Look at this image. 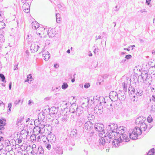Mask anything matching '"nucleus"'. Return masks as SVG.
Segmentation results:
<instances>
[{
	"label": "nucleus",
	"instance_id": "1",
	"mask_svg": "<svg viewBox=\"0 0 155 155\" xmlns=\"http://www.w3.org/2000/svg\"><path fill=\"white\" fill-rule=\"evenodd\" d=\"M147 128L148 127L146 124L143 122L140 124V127H136L132 130V132L129 134V138L132 140L138 139V136L141 134L142 131H145Z\"/></svg>",
	"mask_w": 155,
	"mask_h": 155
},
{
	"label": "nucleus",
	"instance_id": "2",
	"mask_svg": "<svg viewBox=\"0 0 155 155\" xmlns=\"http://www.w3.org/2000/svg\"><path fill=\"white\" fill-rule=\"evenodd\" d=\"M118 136L117 139L114 140L112 142L113 147H117L121 145L120 144L124 141L127 142L130 140L127 135L121 132H118Z\"/></svg>",
	"mask_w": 155,
	"mask_h": 155
},
{
	"label": "nucleus",
	"instance_id": "3",
	"mask_svg": "<svg viewBox=\"0 0 155 155\" xmlns=\"http://www.w3.org/2000/svg\"><path fill=\"white\" fill-rule=\"evenodd\" d=\"M94 128L96 131L99 132V136H102L105 133L103 124L101 123H97L94 125Z\"/></svg>",
	"mask_w": 155,
	"mask_h": 155
},
{
	"label": "nucleus",
	"instance_id": "4",
	"mask_svg": "<svg viewBox=\"0 0 155 155\" xmlns=\"http://www.w3.org/2000/svg\"><path fill=\"white\" fill-rule=\"evenodd\" d=\"M108 136V138L111 141V140H114L116 139H117L118 136V132H116L115 131H109L107 132L106 134L104 135V137H106Z\"/></svg>",
	"mask_w": 155,
	"mask_h": 155
},
{
	"label": "nucleus",
	"instance_id": "5",
	"mask_svg": "<svg viewBox=\"0 0 155 155\" xmlns=\"http://www.w3.org/2000/svg\"><path fill=\"white\" fill-rule=\"evenodd\" d=\"M99 99V97L97 96L94 97H91V99L88 97L87 98H85V100L87 101L85 106H87L88 104L90 105H92L93 104H95V103L98 101Z\"/></svg>",
	"mask_w": 155,
	"mask_h": 155
},
{
	"label": "nucleus",
	"instance_id": "6",
	"mask_svg": "<svg viewBox=\"0 0 155 155\" xmlns=\"http://www.w3.org/2000/svg\"><path fill=\"white\" fill-rule=\"evenodd\" d=\"M45 113L42 112L40 113L38 116V123L37 125L38 124H40L41 122L40 121H43L45 119ZM37 121L36 120H35L34 121L35 124L36 125H37V122L36 121Z\"/></svg>",
	"mask_w": 155,
	"mask_h": 155
},
{
	"label": "nucleus",
	"instance_id": "7",
	"mask_svg": "<svg viewBox=\"0 0 155 155\" xmlns=\"http://www.w3.org/2000/svg\"><path fill=\"white\" fill-rule=\"evenodd\" d=\"M118 94L116 91H111L110 93L109 97L112 101H116L118 98Z\"/></svg>",
	"mask_w": 155,
	"mask_h": 155
},
{
	"label": "nucleus",
	"instance_id": "8",
	"mask_svg": "<svg viewBox=\"0 0 155 155\" xmlns=\"http://www.w3.org/2000/svg\"><path fill=\"white\" fill-rule=\"evenodd\" d=\"M107 129L110 131H115L117 132V130L118 129L117 128V124H110L108 125L107 127Z\"/></svg>",
	"mask_w": 155,
	"mask_h": 155
},
{
	"label": "nucleus",
	"instance_id": "9",
	"mask_svg": "<svg viewBox=\"0 0 155 155\" xmlns=\"http://www.w3.org/2000/svg\"><path fill=\"white\" fill-rule=\"evenodd\" d=\"M94 127L92 123L90 121H88L85 123L84 128L85 129L90 131L93 129Z\"/></svg>",
	"mask_w": 155,
	"mask_h": 155
},
{
	"label": "nucleus",
	"instance_id": "10",
	"mask_svg": "<svg viewBox=\"0 0 155 155\" xmlns=\"http://www.w3.org/2000/svg\"><path fill=\"white\" fill-rule=\"evenodd\" d=\"M103 107L101 106H96L94 108V112L98 115L101 114L103 113Z\"/></svg>",
	"mask_w": 155,
	"mask_h": 155
},
{
	"label": "nucleus",
	"instance_id": "11",
	"mask_svg": "<svg viewBox=\"0 0 155 155\" xmlns=\"http://www.w3.org/2000/svg\"><path fill=\"white\" fill-rule=\"evenodd\" d=\"M146 119L145 117L140 116L136 118L135 121V123L136 124H140L143 123L146 120Z\"/></svg>",
	"mask_w": 155,
	"mask_h": 155
},
{
	"label": "nucleus",
	"instance_id": "12",
	"mask_svg": "<svg viewBox=\"0 0 155 155\" xmlns=\"http://www.w3.org/2000/svg\"><path fill=\"white\" fill-rule=\"evenodd\" d=\"M135 94L137 96H140L143 94V91L140 87L138 86L135 87Z\"/></svg>",
	"mask_w": 155,
	"mask_h": 155
},
{
	"label": "nucleus",
	"instance_id": "13",
	"mask_svg": "<svg viewBox=\"0 0 155 155\" xmlns=\"http://www.w3.org/2000/svg\"><path fill=\"white\" fill-rule=\"evenodd\" d=\"M119 91L120 93L118 94V99L120 100H124L126 97L125 93L123 91H120V90Z\"/></svg>",
	"mask_w": 155,
	"mask_h": 155
},
{
	"label": "nucleus",
	"instance_id": "14",
	"mask_svg": "<svg viewBox=\"0 0 155 155\" xmlns=\"http://www.w3.org/2000/svg\"><path fill=\"white\" fill-rule=\"evenodd\" d=\"M6 124L5 122L0 119V135L3 134L2 131L5 129L4 126H5Z\"/></svg>",
	"mask_w": 155,
	"mask_h": 155
},
{
	"label": "nucleus",
	"instance_id": "15",
	"mask_svg": "<svg viewBox=\"0 0 155 155\" xmlns=\"http://www.w3.org/2000/svg\"><path fill=\"white\" fill-rule=\"evenodd\" d=\"M101 137L99 139V145H104L105 142L107 143H110V140H108L106 138V140H105V139L103 137H102V136H100Z\"/></svg>",
	"mask_w": 155,
	"mask_h": 155
},
{
	"label": "nucleus",
	"instance_id": "16",
	"mask_svg": "<svg viewBox=\"0 0 155 155\" xmlns=\"http://www.w3.org/2000/svg\"><path fill=\"white\" fill-rule=\"evenodd\" d=\"M22 8L23 11L25 12L28 13L29 12L30 6L28 3H25L23 4Z\"/></svg>",
	"mask_w": 155,
	"mask_h": 155
},
{
	"label": "nucleus",
	"instance_id": "17",
	"mask_svg": "<svg viewBox=\"0 0 155 155\" xmlns=\"http://www.w3.org/2000/svg\"><path fill=\"white\" fill-rule=\"evenodd\" d=\"M83 106H80L77 107L76 112V115L79 116L81 115L83 112Z\"/></svg>",
	"mask_w": 155,
	"mask_h": 155
},
{
	"label": "nucleus",
	"instance_id": "18",
	"mask_svg": "<svg viewBox=\"0 0 155 155\" xmlns=\"http://www.w3.org/2000/svg\"><path fill=\"white\" fill-rule=\"evenodd\" d=\"M31 49L32 52H35L37 51L39 48L38 45L35 44H32L31 46Z\"/></svg>",
	"mask_w": 155,
	"mask_h": 155
},
{
	"label": "nucleus",
	"instance_id": "19",
	"mask_svg": "<svg viewBox=\"0 0 155 155\" xmlns=\"http://www.w3.org/2000/svg\"><path fill=\"white\" fill-rule=\"evenodd\" d=\"M77 134V130L76 129H74L71 131L70 136L71 137L74 138L76 137Z\"/></svg>",
	"mask_w": 155,
	"mask_h": 155
},
{
	"label": "nucleus",
	"instance_id": "20",
	"mask_svg": "<svg viewBox=\"0 0 155 155\" xmlns=\"http://www.w3.org/2000/svg\"><path fill=\"white\" fill-rule=\"evenodd\" d=\"M77 107L76 104H72L71 105L70 107V111L72 113H74L76 112V110L77 109Z\"/></svg>",
	"mask_w": 155,
	"mask_h": 155
},
{
	"label": "nucleus",
	"instance_id": "21",
	"mask_svg": "<svg viewBox=\"0 0 155 155\" xmlns=\"http://www.w3.org/2000/svg\"><path fill=\"white\" fill-rule=\"evenodd\" d=\"M41 129L40 127H39L38 126H36L35 127L33 130V133H35L37 134H38L40 133L43 132V131L41 132Z\"/></svg>",
	"mask_w": 155,
	"mask_h": 155
},
{
	"label": "nucleus",
	"instance_id": "22",
	"mask_svg": "<svg viewBox=\"0 0 155 155\" xmlns=\"http://www.w3.org/2000/svg\"><path fill=\"white\" fill-rule=\"evenodd\" d=\"M50 54L48 51L45 52V54L44 53L43 54V56L44 57L43 59L46 61H47L50 58Z\"/></svg>",
	"mask_w": 155,
	"mask_h": 155
},
{
	"label": "nucleus",
	"instance_id": "23",
	"mask_svg": "<svg viewBox=\"0 0 155 155\" xmlns=\"http://www.w3.org/2000/svg\"><path fill=\"white\" fill-rule=\"evenodd\" d=\"M44 153V149L42 147L39 146L38 149L37 153L39 155H43Z\"/></svg>",
	"mask_w": 155,
	"mask_h": 155
},
{
	"label": "nucleus",
	"instance_id": "24",
	"mask_svg": "<svg viewBox=\"0 0 155 155\" xmlns=\"http://www.w3.org/2000/svg\"><path fill=\"white\" fill-rule=\"evenodd\" d=\"M54 150L56 151V153H58V155H61L63 153V151L61 147H57L55 148Z\"/></svg>",
	"mask_w": 155,
	"mask_h": 155
},
{
	"label": "nucleus",
	"instance_id": "25",
	"mask_svg": "<svg viewBox=\"0 0 155 155\" xmlns=\"http://www.w3.org/2000/svg\"><path fill=\"white\" fill-rule=\"evenodd\" d=\"M4 143L3 144L2 143H1V146H2V148H3L4 146H5L7 147L11 145V143L10 141L8 140H5L4 141Z\"/></svg>",
	"mask_w": 155,
	"mask_h": 155
},
{
	"label": "nucleus",
	"instance_id": "26",
	"mask_svg": "<svg viewBox=\"0 0 155 155\" xmlns=\"http://www.w3.org/2000/svg\"><path fill=\"white\" fill-rule=\"evenodd\" d=\"M145 78H146L145 79V81H147V80H149L150 81H151L152 79V77L150 74H148L147 73H145Z\"/></svg>",
	"mask_w": 155,
	"mask_h": 155
},
{
	"label": "nucleus",
	"instance_id": "27",
	"mask_svg": "<svg viewBox=\"0 0 155 155\" xmlns=\"http://www.w3.org/2000/svg\"><path fill=\"white\" fill-rule=\"evenodd\" d=\"M145 77L142 76V75H140L138 76L137 81H140V82H144Z\"/></svg>",
	"mask_w": 155,
	"mask_h": 155
},
{
	"label": "nucleus",
	"instance_id": "28",
	"mask_svg": "<svg viewBox=\"0 0 155 155\" xmlns=\"http://www.w3.org/2000/svg\"><path fill=\"white\" fill-rule=\"evenodd\" d=\"M128 91L130 92H132L133 94H135V89L134 87H132V86L130 85L128 88Z\"/></svg>",
	"mask_w": 155,
	"mask_h": 155
},
{
	"label": "nucleus",
	"instance_id": "29",
	"mask_svg": "<svg viewBox=\"0 0 155 155\" xmlns=\"http://www.w3.org/2000/svg\"><path fill=\"white\" fill-rule=\"evenodd\" d=\"M87 118L89 120L92 121L95 118V117L94 115H93L92 114H90L88 115Z\"/></svg>",
	"mask_w": 155,
	"mask_h": 155
},
{
	"label": "nucleus",
	"instance_id": "30",
	"mask_svg": "<svg viewBox=\"0 0 155 155\" xmlns=\"http://www.w3.org/2000/svg\"><path fill=\"white\" fill-rule=\"evenodd\" d=\"M32 28H33L38 29L39 28V24L35 22L32 24Z\"/></svg>",
	"mask_w": 155,
	"mask_h": 155
},
{
	"label": "nucleus",
	"instance_id": "31",
	"mask_svg": "<svg viewBox=\"0 0 155 155\" xmlns=\"http://www.w3.org/2000/svg\"><path fill=\"white\" fill-rule=\"evenodd\" d=\"M32 79V75L31 74H30L28 75L27 80L25 81V82H28L29 80H30V81H31Z\"/></svg>",
	"mask_w": 155,
	"mask_h": 155
},
{
	"label": "nucleus",
	"instance_id": "32",
	"mask_svg": "<svg viewBox=\"0 0 155 155\" xmlns=\"http://www.w3.org/2000/svg\"><path fill=\"white\" fill-rule=\"evenodd\" d=\"M56 22L58 23L60 21L61 19V17L60 14L59 13H56Z\"/></svg>",
	"mask_w": 155,
	"mask_h": 155
},
{
	"label": "nucleus",
	"instance_id": "33",
	"mask_svg": "<svg viewBox=\"0 0 155 155\" xmlns=\"http://www.w3.org/2000/svg\"><path fill=\"white\" fill-rule=\"evenodd\" d=\"M154 153V148H152L147 153V155H153Z\"/></svg>",
	"mask_w": 155,
	"mask_h": 155
},
{
	"label": "nucleus",
	"instance_id": "34",
	"mask_svg": "<svg viewBox=\"0 0 155 155\" xmlns=\"http://www.w3.org/2000/svg\"><path fill=\"white\" fill-rule=\"evenodd\" d=\"M68 87V85L66 82H64L61 86V88L63 90L66 89Z\"/></svg>",
	"mask_w": 155,
	"mask_h": 155
},
{
	"label": "nucleus",
	"instance_id": "35",
	"mask_svg": "<svg viewBox=\"0 0 155 155\" xmlns=\"http://www.w3.org/2000/svg\"><path fill=\"white\" fill-rule=\"evenodd\" d=\"M0 78L1 79V81L2 82H6V81L5 80V77L4 75L2 74H0Z\"/></svg>",
	"mask_w": 155,
	"mask_h": 155
},
{
	"label": "nucleus",
	"instance_id": "36",
	"mask_svg": "<svg viewBox=\"0 0 155 155\" xmlns=\"http://www.w3.org/2000/svg\"><path fill=\"white\" fill-rule=\"evenodd\" d=\"M133 96V97L131 98V101H133L134 103L137 102L138 100L137 96H135V95H134Z\"/></svg>",
	"mask_w": 155,
	"mask_h": 155
},
{
	"label": "nucleus",
	"instance_id": "37",
	"mask_svg": "<svg viewBox=\"0 0 155 155\" xmlns=\"http://www.w3.org/2000/svg\"><path fill=\"white\" fill-rule=\"evenodd\" d=\"M52 134V133H51L50 134H49L48 135V138H50L51 139L50 140H53V139L55 138L54 135L52 134Z\"/></svg>",
	"mask_w": 155,
	"mask_h": 155
},
{
	"label": "nucleus",
	"instance_id": "38",
	"mask_svg": "<svg viewBox=\"0 0 155 155\" xmlns=\"http://www.w3.org/2000/svg\"><path fill=\"white\" fill-rule=\"evenodd\" d=\"M51 110L53 111V112L52 111L51 113L53 114H55L57 113V112L56 111V108L55 107H53L51 108Z\"/></svg>",
	"mask_w": 155,
	"mask_h": 155
},
{
	"label": "nucleus",
	"instance_id": "39",
	"mask_svg": "<svg viewBox=\"0 0 155 155\" xmlns=\"http://www.w3.org/2000/svg\"><path fill=\"white\" fill-rule=\"evenodd\" d=\"M147 121L149 123H151L153 121V119L151 115H149L147 118Z\"/></svg>",
	"mask_w": 155,
	"mask_h": 155
},
{
	"label": "nucleus",
	"instance_id": "40",
	"mask_svg": "<svg viewBox=\"0 0 155 155\" xmlns=\"http://www.w3.org/2000/svg\"><path fill=\"white\" fill-rule=\"evenodd\" d=\"M45 147L46 148L50 150L51 147V145L49 143H46L45 144Z\"/></svg>",
	"mask_w": 155,
	"mask_h": 155
},
{
	"label": "nucleus",
	"instance_id": "41",
	"mask_svg": "<svg viewBox=\"0 0 155 155\" xmlns=\"http://www.w3.org/2000/svg\"><path fill=\"white\" fill-rule=\"evenodd\" d=\"M5 25V23L2 21H0V30L4 28V26Z\"/></svg>",
	"mask_w": 155,
	"mask_h": 155
},
{
	"label": "nucleus",
	"instance_id": "42",
	"mask_svg": "<svg viewBox=\"0 0 155 155\" xmlns=\"http://www.w3.org/2000/svg\"><path fill=\"white\" fill-rule=\"evenodd\" d=\"M119 129L120 130H119V132H121L123 133H124V131L125 130L126 128L124 127H120L119 128Z\"/></svg>",
	"mask_w": 155,
	"mask_h": 155
},
{
	"label": "nucleus",
	"instance_id": "43",
	"mask_svg": "<svg viewBox=\"0 0 155 155\" xmlns=\"http://www.w3.org/2000/svg\"><path fill=\"white\" fill-rule=\"evenodd\" d=\"M87 133L89 134L90 137H92L94 136L95 134V132L94 130H92L91 132H90L89 133L88 132Z\"/></svg>",
	"mask_w": 155,
	"mask_h": 155
},
{
	"label": "nucleus",
	"instance_id": "44",
	"mask_svg": "<svg viewBox=\"0 0 155 155\" xmlns=\"http://www.w3.org/2000/svg\"><path fill=\"white\" fill-rule=\"evenodd\" d=\"M22 120L20 119H18L17 122H16V124L18 126H19L21 124V123L22 121Z\"/></svg>",
	"mask_w": 155,
	"mask_h": 155
},
{
	"label": "nucleus",
	"instance_id": "45",
	"mask_svg": "<svg viewBox=\"0 0 155 155\" xmlns=\"http://www.w3.org/2000/svg\"><path fill=\"white\" fill-rule=\"evenodd\" d=\"M151 109L150 110L151 113H154L155 111V107H154V106L153 105H152L151 106Z\"/></svg>",
	"mask_w": 155,
	"mask_h": 155
},
{
	"label": "nucleus",
	"instance_id": "46",
	"mask_svg": "<svg viewBox=\"0 0 155 155\" xmlns=\"http://www.w3.org/2000/svg\"><path fill=\"white\" fill-rule=\"evenodd\" d=\"M90 84L89 83H87L85 84L84 86V87L85 88H87L90 87Z\"/></svg>",
	"mask_w": 155,
	"mask_h": 155
},
{
	"label": "nucleus",
	"instance_id": "47",
	"mask_svg": "<svg viewBox=\"0 0 155 155\" xmlns=\"http://www.w3.org/2000/svg\"><path fill=\"white\" fill-rule=\"evenodd\" d=\"M8 111H11V109L12 107V104L11 103H9L8 105Z\"/></svg>",
	"mask_w": 155,
	"mask_h": 155
},
{
	"label": "nucleus",
	"instance_id": "48",
	"mask_svg": "<svg viewBox=\"0 0 155 155\" xmlns=\"http://www.w3.org/2000/svg\"><path fill=\"white\" fill-rule=\"evenodd\" d=\"M22 137H21V136H20L19 137V138L18 140V143H21V142L22 141Z\"/></svg>",
	"mask_w": 155,
	"mask_h": 155
},
{
	"label": "nucleus",
	"instance_id": "49",
	"mask_svg": "<svg viewBox=\"0 0 155 155\" xmlns=\"http://www.w3.org/2000/svg\"><path fill=\"white\" fill-rule=\"evenodd\" d=\"M67 115H66V116H64V117H63L62 118V120L65 121H67L68 119V117H67Z\"/></svg>",
	"mask_w": 155,
	"mask_h": 155
},
{
	"label": "nucleus",
	"instance_id": "50",
	"mask_svg": "<svg viewBox=\"0 0 155 155\" xmlns=\"http://www.w3.org/2000/svg\"><path fill=\"white\" fill-rule=\"evenodd\" d=\"M132 57V56L130 54H128L126 55L125 57V58L127 59H130Z\"/></svg>",
	"mask_w": 155,
	"mask_h": 155
},
{
	"label": "nucleus",
	"instance_id": "51",
	"mask_svg": "<svg viewBox=\"0 0 155 155\" xmlns=\"http://www.w3.org/2000/svg\"><path fill=\"white\" fill-rule=\"evenodd\" d=\"M31 139H33V140H34L36 139V137L35 135H32L30 137Z\"/></svg>",
	"mask_w": 155,
	"mask_h": 155
},
{
	"label": "nucleus",
	"instance_id": "52",
	"mask_svg": "<svg viewBox=\"0 0 155 155\" xmlns=\"http://www.w3.org/2000/svg\"><path fill=\"white\" fill-rule=\"evenodd\" d=\"M127 86L126 85V87H123V90L125 92H127Z\"/></svg>",
	"mask_w": 155,
	"mask_h": 155
},
{
	"label": "nucleus",
	"instance_id": "53",
	"mask_svg": "<svg viewBox=\"0 0 155 155\" xmlns=\"http://www.w3.org/2000/svg\"><path fill=\"white\" fill-rule=\"evenodd\" d=\"M60 89V87H56L54 89L53 87L52 88L53 90H55L56 91H57V90H59Z\"/></svg>",
	"mask_w": 155,
	"mask_h": 155
},
{
	"label": "nucleus",
	"instance_id": "54",
	"mask_svg": "<svg viewBox=\"0 0 155 155\" xmlns=\"http://www.w3.org/2000/svg\"><path fill=\"white\" fill-rule=\"evenodd\" d=\"M18 64H16L14 66V70H17L18 69Z\"/></svg>",
	"mask_w": 155,
	"mask_h": 155
},
{
	"label": "nucleus",
	"instance_id": "55",
	"mask_svg": "<svg viewBox=\"0 0 155 155\" xmlns=\"http://www.w3.org/2000/svg\"><path fill=\"white\" fill-rule=\"evenodd\" d=\"M140 12L141 13H143V12H147V11H146L145 9H144L143 10H141L140 11H138V12Z\"/></svg>",
	"mask_w": 155,
	"mask_h": 155
},
{
	"label": "nucleus",
	"instance_id": "56",
	"mask_svg": "<svg viewBox=\"0 0 155 155\" xmlns=\"http://www.w3.org/2000/svg\"><path fill=\"white\" fill-rule=\"evenodd\" d=\"M50 44V41L49 40H47L45 43L46 45H48Z\"/></svg>",
	"mask_w": 155,
	"mask_h": 155
},
{
	"label": "nucleus",
	"instance_id": "57",
	"mask_svg": "<svg viewBox=\"0 0 155 155\" xmlns=\"http://www.w3.org/2000/svg\"><path fill=\"white\" fill-rule=\"evenodd\" d=\"M99 50V49L98 48H95V49L94 50V53L95 54H96V53Z\"/></svg>",
	"mask_w": 155,
	"mask_h": 155
},
{
	"label": "nucleus",
	"instance_id": "58",
	"mask_svg": "<svg viewBox=\"0 0 155 155\" xmlns=\"http://www.w3.org/2000/svg\"><path fill=\"white\" fill-rule=\"evenodd\" d=\"M126 61V59H123L122 60V61L120 62V63L121 64H123Z\"/></svg>",
	"mask_w": 155,
	"mask_h": 155
},
{
	"label": "nucleus",
	"instance_id": "59",
	"mask_svg": "<svg viewBox=\"0 0 155 155\" xmlns=\"http://www.w3.org/2000/svg\"><path fill=\"white\" fill-rule=\"evenodd\" d=\"M24 115H21L20 117H19L18 118L22 120L24 118Z\"/></svg>",
	"mask_w": 155,
	"mask_h": 155
},
{
	"label": "nucleus",
	"instance_id": "60",
	"mask_svg": "<svg viewBox=\"0 0 155 155\" xmlns=\"http://www.w3.org/2000/svg\"><path fill=\"white\" fill-rule=\"evenodd\" d=\"M45 126V125H41V126L39 127H40L41 129V131H42H42L44 129Z\"/></svg>",
	"mask_w": 155,
	"mask_h": 155
},
{
	"label": "nucleus",
	"instance_id": "61",
	"mask_svg": "<svg viewBox=\"0 0 155 155\" xmlns=\"http://www.w3.org/2000/svg\"><path fill=\"white\" fill-rule=\"evenodd\" d=\"M20 100H18H18H16L15 102V104H18L20 102Z\"/></svg>",
	"mask_w": 155,
	"mask_h": 155
},
{
	"label": "nucleus",
	"instance_id": "62",
	"mask_svg": "<svg viewBox=\"0 0 155 155\" xmlns=\"http://www.w3.org/2000/svg\"><path fill=\"white\" fill-rule=\"evenodd\" d=\"M152 99L153 101H155V95H153L152 97Z\"/></svg>",
	"mask_w": 155,
	"mask_h": 155
},
{
	"label": "nucleus",
	"instance_id": "63",
	"mask_svg": "<svg viewBox=\"0 0 155 155\" xmlns=\"http://www.w3.org/2000/svg\"><path fill=\"white\" fill-rule=\"evenodd\" d=\"M150 2V0H146V3L149 5Z\"/></svg>",
	"mask_w": 155,
	"mask_h": 155
},
{
	"label": "nucleus",
	"instance_id": "64",
	"mask_svg": "<svg viewBox=\"0 0 155 155\" xmlns=\"http://www.w3.org/2000/svg\"><path fill=\"white\" fill-rule=\"evenodd\" d=\"M33 102L31 100H30L28 101V104L29 105H31V103Z\"/></svg>",
	"mask_w": 155,
	"mask_h": 155
}]
</instances>
